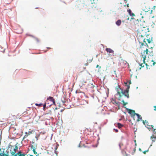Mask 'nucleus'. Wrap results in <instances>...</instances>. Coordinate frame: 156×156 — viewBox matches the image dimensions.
I'll use <instances>...</instances> for the list:
<instances>
[{
	"label": "nucleus",
	"mask_w": 156,
	"mask_h": 156,
	"mask_svg": "<svg viewBox=\"0 0 156 156\" xmlns=\"http://www.w3.org/2000/svg\"><path fill=\"white\" fill-rule=\"evenodd\" d=\"M123 145V144H121V143H120L119 144V146L120 147V148H121V147Z\"/></svg>",
	"instance_id": "c756f323"
},
{
	"label": "nucleus",
	"mask_w": 156,
	"mask_h": 156,
	"mask_svg": "<svg viewBox=\"0 0 156 156\" xmlns=\"http://www.w3.org/2000/svg\"><path fill=\"white\" fill-rule=\"evenodd\" d=\"M4 155H5V153L4 151H3L2 152H1L0 153V156H4Z\"/></svg>",
	"instance_id": "aec40b11"
},
{
	"label": "nucleus",
	"mask_w": 156,
	"mask_h": 156,
	"mask_svg": "<svg viewBox=\"0 0 156 156\" xmlns=\"http://www.w3.org/2000/svg\"><path fill=\"white\" fill-rule=\"evenodd\" d=\"M18 147L17 146H16L15 147V148H13V150L14 151H16L18 150Z\"/></svg>",
	"instance_id": "393cba45"
},
{
	"label": "nucleus",
	"mask_w": 156,
	"mask_h": 156,
	"mask_svg": "<svg viewBox=\"0 0 156 156\" xmlns=\"http://www.w3.org/2000/svg\"><path fill=\"white\" fill-rule=\"evenodd\" d=\"M126 6L127 7H129V4H127L126 5Z\"/></svg>",
	"instance_id": "72a5a7b5"
},
{
	"label": "nucleus",
	"mask_w": 156,
	"mask_h": 156,
	"mask_svg": "<svg viewBox=\"0 0 156 156\" xmlns=\"http://www.w3.org/2000/svg\"><path fill=\"white\" fill-rule=\"evenodd\" d=\"M39 154H38L36 156H38Z\"/></svg>",
	"instance_id": "09e8293b"
},
{
	"label": "nucleus",
	"mask_w": 156,
	"mask_h": 156,
	"mask_svg": "<svg viewBox=\"0 0 156 156\" xmlns=\"http://www.w3.org/2000/svg\"><path fill=\"white\" fill-rule=\"evenodd\" d=\"M44 108V109L45 108Z\"/></svg>",
	"instance_id": "8fccbe9b"
},
{
	"label": "nucleus",
	"mask_w": 156,
	"mask_h": 156,
	"mask_svg": "<svg viewBox=\"0 0 156 156\" xmlns=\"http://www.w3.org/2000/svg\"><path fill=\"white\" fill-rule=\"evenodd\" d=\"M35 150H36V149H34L33 150H32V151L33 152L34 154H37V153L36 151Z\"/></svg>",
	"instance_id": "4be33fe9"
},
{
	"label": "nucleus",
	"mask_w": 156,
	"mask_h": 156,
	"mask_svg": "<svg viewBox=\"0 0 156 156\" xmlns=\"http://www.w3.org/2000/svg\"><path fill=\"white\" fill-rule=\"evenodd\" d=\"M57 109V108H55V110H56V109Z\"/></svg>",
	"instance_id": "37998d69"
},
{
	"label": "nucleus",
	"mask_w": 156,
	"mask_h": 156,
	"mask_svg": "<svg viewBox=\"0 0 156 156\" xmlns=\"http://www.w3.org/2000/svg\"><path fill=\"white\" fill-rule=\"evenodd\" d=\"M122 101L123 103V105L124 106L126 105L127 104V103L125 102L123 100H122Z\"/></svg>",
	"instance_id": "5701e85b"
},
{
	"label": "nucleus",
	"mask_w": 156,
	"mask_h": 156,
	"mask_svg": "<svg viewBox=\"0 0 156 156\" xmlns=\"http://www.w3.org/2000/svg\"><path fill=\"white\" fill-rule=\"evenodd\" d=\"M78 93V92H77V91H76V93Z\"/></svg>",
	"instance_id": "a19ab883"
},
{
	"label": "nucleus",
	"mask_w": 156,
	"mask_h": 156,
	"mask_svg": "<svg viewBox=\"0 0 156 156\" xmlns=\"http://www.w3.org/2000/svg\"><path fill=\"white\" fill-rule=\"evenodd\" d=\"M63 110H61V112H62L63 111Z\"/></svg>",
	"instance_id": "c03bdc74"
},
{
	"label": "nucleus",
	"mask_w": 156,
	"mask_h": 156,
	"mask_svg": "<svg viewBox=\"0 0 156 156\" xmlns=\"http://www.w3.org/2000/svg\"><path fill=\"white\" fill-rule=\"evenodd\" d=\"M152 10H151V13H152Z\"/></svg>",
	"instance_id": "e433bc0d"
},
{
	"label": "nucleus",
	"mask_w": 156,
	"mask_h": 156,
	"mask_svg": "<svg viewBox=\"0 0 156 156\" xmlns=\"http://www.w3.org/2000/svg\"><path fill=\"white\" fill-rule=\"evenodd\" d=\"M137 38L141 47L144 45H147V43L150 44L152 41V37L150 35H143L137 33Z\"/></svg>",
	"instance_id": "7ed1b4c3"
},
{
	"label": "nucleus",
	"mask_w": 156,
	"mask_h": 156,
	"mask_svg": "<svg viewBox=\"0 0 156 156\" xmlns=\"http://www.w3.org/2000/svg\"><path fill=\"white\" fill-rule=\"evenodd\" d=\"M144 10L145 11V12H147L148 11V9H144Z\"/></svg>",
	"instance_id": "473e14b6"
},
{
	"label": "nucleus",
	"mask_w": 156,
	"mask_h": 156,
	"mask_svg": "<svg viewBox=\"0 0 156 156\" xmlns=\"http://www.w3.org/2000/svg\"><path fill=\"white\" fill-rule=\"evenodd\" d=\"M1 148H0V151H1Z\"/></svg>",
	"instance_id": "3c124183"
},
{
	"label": "nucleus",
	"mask_w": 156,
	"mask_h": 156,
	"mask_svg": "<svg viewBox=\"0 0 156 156\" xmlns=\"http://www.w3.org/2000/svg\"><path fill=\"white\" fill-rule=\"evenodd\" d=\"M85 65L86 66H87L88 65V63L86 64Z\"/></svg>",
	"instance_id": "58836bf2"
},
{
	"label": "nucleus",
	"mask_w": 156,
	"mask_h": 156,
	"mask_svg": "<svg viewBox=\"0 0 156 156\" xmlns=\"http://www.w3.org/2000/svg\"><path fill=\"white\" fill-rule=\"evenodd\" d=\"M141 21L139 22L138 21V23H137V33L143 35H149L147 34V32H149L148 28H147V27H144L141 24Z\"/></svg>",
	"instance_id": "20e7f679"
},
{
	"label": "nucleus",
	"mask_w": 156,
	"mask_h": 156,
	"mask_svg": "<svg viewBox=\"0 0 156 156\" xmlns=\"http://www.w3.org/2000/svg\"><path fill=\"white\" fill-rule=\"evenodd\" d=\"M30 147H31V150H33L34 149H36V146L35 147L33 145H31L30 146Z\"/></svg>",
	"instance_id": "6ab92c4d"
},
{
	"label": "nucleus",
	"mask_w": 156,
	"mask_h": 156,
	"mask_svg": "<svg viewBox=\"0 0 156 156\" xmlns=\"http://www.w3.org/2000/svg\"><path fill=\"white\" fill-rule=\"evenodd\" d=\"M127 12L129 13V15L132 17H133L135 16V14L133 13H132L131 11V10L130 9H129L127 10Z\"/></svg>",
	"instance_id": "f8f14e48"
},
{
	"label": "nucleus",
	"mask_w": 156,
	"mask_h": 156,
	"mask_svg": "<svg viewBox=\"0 0 156 156\" xmlns=\"http://www.w3.org/2000/svg\"><path fill=\"white\" fill-rule=\"evenodd\" d=\"M126 6V5H124V6Z\"/></svg>",
	"instance_id": "5fc2aeb1"
},
{
	"label": "nucleus",
	"mask_w": 156,
	"mask_h": 156,
	"mask_svg": "<svg viewBox=\"0 0 156 156\" xmlns=\"http://www.w3.org/2000/svg\"><path fill=\"white\" fill-rule=\"evenodd\" d=\"M127 20H129V18H128V19H127Z\"/></svg>",
	"instance_id": "de8ad7c7"
},
{
	"label": "nucleus",
	"mask_w": 156,
	"mask_h": 156,
	"mask_svg": "<svg viewBox=\"0 0 156 156\" xmlns=\"http://www.w3.org/2000/svg\"><path fill=\"white\" fill-rule=\"evenodd\" d=\"M56 155L57 156V153H56Z\"/></svg>",
	"instance_id": "864d4df0"
},
{
	"label": "nucleus",
	"mask_w": 156,
	"mask_h": 156,
	"mask_svg": "<svg viewBox=\"0 0 156 156\" xmlns=\"http://www.w3.org/2000/svg\"><path fill=\"white\" fill-rule=\"evenodd\" d=\"M114 130L116 132H118V129H114Z\"/></svg>",
	"instance_id": "2f4dec72"
},
{
	"label": "nucleus",
	"mask_w": 156,
	"mask_h": 156,
	"mask_svg": "<svg viewBox=\"0 0 156 156\" xmlns=\"http://www.w3.org/2000/svg\"><path fill=\"white\" fill-rule=\"evenodd\" d=\"M129 84L127 85V83H125V86L127 87V88L125 90H123L119 86L117 87L116 88L117 91V94H116V95L119 96L118 99L121 100V98L124 95L126 97L128 98H129V91L130 88L129 85L131 83V81L130 80L128 82Z\"/></svg>",
	"instance_id": "f03ea898"
},
{
	"label": "nucleus",
	"mask_w": 156,
	"mask_h": 156,
	"mask_svg": "<svg viewBox=\"0 0 156 156\" xmlns=\"http://www.w3.org/2000/svg\"><path fill=\"white\" fill-rule=\"evenodd\" d=\"M136 115L137 117V119H136V121L139 122L140 121H142L143 122L144 124L145 125V122H146L147 121L146 120H145L144 121V120H142V117L141 116V115H139V114L137 113V114H136Z\"/></svg>",
	"instance_id": "39448f33"
},
{
	"label": "nucleus",
	"mask_w": 156,
	"mask_h": 156,
	"mask_svg": "<svg viewBox=\"0 0 156 156\" xmlns=\"http://www.w3.org/2000/svg\"><path fill=\"white\" fill-rule=\"evenodd\" d=\"M151 140L153 143L156 140V135H152L151 137Z\"/></svg>",
	"instance_id": "1a4fd4ad"
},
{
	"label": "nucleus",
	"mask_w": 156,
	"mask_h": 156,
	"mask_svg": "<svg viewBox=\"0 0 156 156\" xmlns=\"http://www.w3.org/2000/svg\"><path fill=\"white\" fill-rule=\"evenodd\" d=\"M26 154L24 153H23L21 151H19L18 153L16 154L14 156H25Z\"/></svg>",
	"instance_id": "6e6552de"
},
{
	"label": "nucleus",
	"mask_w": 156,
	"mask_h": 156,
	"mask_svg": "<svg viewBox=\"0 0 156 156\" xmlns=\"http://www.w3.org/2000/svg\"><path fill=\"white\" fill-rule=\"evenodd\" d=\"M16 151H14L13 150V151L11 152V155L12 156H14L15 155H16Z\"/></svg>",
	"instance_id": "2eb2a0df"
},
{
	"label": "nucleus",
	"mask_w": 156,
	"mask_h": 156,
	"mask_svg": "<svg viewBox=\"0 0 156 156\" xmlns=\"http://www.w3.org/2000/svg\"><path fill=\"white\" fill-rule=\"evenodd\" d=\"M139 150L140 151H141V150L140 148H139Z\"/></svg>",
	"instance_id": "ea45409f"
},
{
	"label": "nucleus",
	"mask_w": 156,
	"mask_h": 156,
	"mask_svg": "<svg viewBox=\"0 0 156 156\" xmlns=\"http://www.w3.org/2000/svg\"><path fill=\"white\" fill-rule=\"evenodd\" d=\"M111 102L113 104L115 105L116 106L119 107L120 106V103L118 102H116L115 99L112 98Z\"/></svg>",
	"instance_id": "0eeeda50"
},
{
	"label": "nucleus",
	"mask_w": 156,
	"mask_h": 156,
	"mask_svg": "<svg viewBox=\"0 0 156 156\" xmlns=\"http://www.w3.org/2000/svg\"><path fill=\"white\" fill-rule=\"evenodd\" d=\"M131 18V19H133V18Z\"/></svg>",
	"instance_id": "603ef678"
},
{
	"label": "nucleus",
	"mask_w": 156,
	"mask_h": 156,
	"mask_svg": "<svg viewBox=\"0 0 156 156\" xmlns=\"http://www.w3.org/2000/svg\"><path fill=\"white\" fill-rule=\"evenodd\" d=\"M151 126L152 127V128L153 129V132L154 133V134L153 135H156V132L155 131L156 130V129L154 128L153 126L152 125Z\"/></svg>",
	"instance_id": "4468645a"
},
{
	"label": "nucleus",
	"mask_w": 156,
	"mask_h": 156,
	"mask_svg": "<svg viewBox=\"0 0 156 156\" xmlns=\"http://www.w3.org/2000/svg\"><path fill=\"white\" fill-rule=\"evenodd\" d=\"M31 133L29 131L28 133L27 132H25V135L23 136V139H24L25 138H26Z\"/></svg>",
	"instance_id": "9b49d317"
},
{
	"label": "nucleus",
	"mask_w": 156,
	"mask_h": 156,
	"mask_svg": "<svg viewBox=\"0 0 156 156\" xmlns=\"http://www.w3.org/2000/svg\"><path fill=\"white\" fill-rule=\"evenodd\" d=\"M5 155H4V156H9V152H7L6 154L5 153Z\"/></svg>",
	"instance_id": "a878e982"
},
{
	"label": "nucleus",
	"mask_w": 156,
	"mask_h": 156,
	"mask_svg": "<svg viewBox=\"0 0 156 156\" xmlns=\"http://www.w3.org/2000/svg\"><path fill=\"white\" fill-rule=\"evenodd\" d=\"M148 50L147 49L146 50L144 51V53H145L146 55H147L148 54Z\"/></svg>",
	"instance_id": "412c9836"
},
{
	"label": "nucleus",
	"mask_w": 156,
	"mask_h": 156,
	"mask_svg": "<svg viewBox=\"0 0 156 156\" xmlns=\"http://www.w3.org/2000/svg\"><path fill=\"white\" fill-rule=\"evenodd\" d=\"M151 62H153V63H152L153 66H154L155 64H156V62H154L153 60H151Z\"/></svg>",
	"instance_id": "bb28decb"
},
{
	"label": "nucleus",
	"mask_w": 156,
	"mask_h": 156,
	"mask_svg": "<svg viewBox=\"0 0 156 156\" xmlns=\"http://www.w3.org/2000/svg\"><path fill=\"white\" fill-rule=\"evenodd\" d=\"M133 151H134V152H135V151H136V148H135L133 150Z\"/></svg>",
	"instance_id": "f704fd0d"
},
{
	"label": "nucleus",
	"mask_w": 156,
	"mask_h": 156,
	"mask_svg": "<svg viewBox=\"0 0 156 156\" xmlns=\"http://www.w3.org/2000/svg\"><path fill=\"white\" fill-rule=\"evenodd\" d=\"M153 107H156V106H154Z\"/></svg>",
	"instance_id": "79ce46f5"
},
{
	"label": "nucleus",
	"mask_w": 156,
	"mask_h": 156,
	"mask_svg": "<svg viewBox=\"0 0 156 156\" xmlns=\"http://www.w3.org/2000/svg\"><path fill=\"white\" fill-rule=\"evenodd\" d=\"M121 23V21L119 20H118L116 22V24L118 26H120Z\"/></svg>",
	"instance_id": "ddd939ff"
},
{
	"label": "nucleus",
	"mask_w": 156,
	"mask_h": 156,
	"mask_svg": "<svg viewBox=\"0 0 156 156\" xmlns=\"http://www.w3.org/2000/svg\"><path fill=\"white\" fill-rule=\"evenodd\" d=\"M143 58V62L144 63H145V60L146 59V55H142Z\"/></svg>",
	"instance_id": "dca6fc26"
},
{
	"label": "nucleus",
	"mask_w": 156,
	"mask_h": 156,
	"mask_svg": "<svg viewBox=\"0 0 156 156\" xmlns=\"http://www.w3.org/2000/svg\"><path fill=\"white\" fill-rule=\"evenodd\" d=\"M57 149V147H56V148H55V150H56Z\"/></svg>",
	"instance_id": "a18cd8bd"
},
{
	"label": "nucleus",
	"mask_w": 156,
	"mask_h": 156,
	"mask_svg": "<svg viewBox=\"0 0 156 156\" xmlns=\"http://www.w3.org/2000/svg\"><path fill=\"white\" fill-rule=\"evenodd\" d=\"M140 66H141V67L140 68V69H141V67H144V65H143V63H141L140 64Z\"/></svg>",
	"instance_id": "c85d7f7f"
},
{
	"label": "nucleus",
	"mask_w": 156,
	"mask_h": 156,
	"mask_svg": "<svg viewBox=\"0 0 156 156\" xmlns=\"http://www.w3.org/2000/svg\"><path fill=\"white\" fill-rule=\"evenodd\" d=\"M117 125L119 128H121L123 126V125L119 123H117Z\"/></svg>",
	"instance_id": "f3484780"
},
{
	"label": "nucleus",
	"mask_w": 156,
	"mask_h": 156,
	"mask_svg": "<svg viewBox=\"0 0 156 156\" xmlns=\"http://www.w3.org/2000/svg\"><path fill=\"white\" fill-rule=\"evenodd\" d=\"M127 110L128 111V112L129 114H131V115H133L134 117V119L135 120L134 117L136 115V114L135 113V111L134 110H133L127 108Z\"/></svg>",
	"instance_id": "423d86ee"
},
{
	"label": "nucleus",
	"mask_w": 156,
	"mask_h": 156,
	"mask_svg": "<svg viewBox=\"0 0 156 156\" xmlns=\"http://www.w3.org/2000/svg\"><path fill=\"white\" fill-rule=\"evenodd\" d=\"M30 156H33V155H30Z\"/></svg>",
	"instance_id": "49530a36"
},
{
	"label": "nucleus",
	"mask_w": 156,
	"mask_h": 156,
	"mask_svg": "<svg viewBox=\"0 0 156 156\" xmlns=\"http://www.w3.org/2000/svg\"><path fill=\"white\" fill-rule=\"evenodd\" d=\"M99 67V65H97L96 66V68H97Z\"/></svg>",
	"instance_id": "c9c22d12"
},
{
	"label": "nucleus",
	"mask_w": 156,
	"mask_h": 156,
	"mask_svg": "<svg viewBox=\"0 0 156 156\" xmlns=\"http://www.w3.org/2000/svg\"><path fill=\"white\" fill-rule=\"evenodd\" d=\"M35 40L37 41V42H38L39 41V40L38 38H35Z\"/></svg>",
	"instance_id": "7c9ffc66"
},
{
	"label": "nucleus",
	"mask_w": 156,
	"mask_h": 156,
	"mask_svg": "<svg viewBox=\"0 0 156 156\" xmlns=\"http://www.w3.org/2000/svg\"><path fill=\"white\" fill-rule=\"evenodd\" d=\"M67 104V102L63 101L55 103L53 98L51 97H49L47 98L45 103L43 105V107H49L53 105L56 107L66 106Z\"/></svg>",
	"instance_id": "f257e3e1"
},
{
	"label": "nucleus",
	"mask_w": 156,
	"mask_h": 156,
	"mask_svg": "<svg viewBox=\"0 0 156 156\" xmlns=\"http://www.w3.org/2000/svg\"><path fill=\"white\" fill-rule=\"evenodd\" d=\"M43 105L44 104L41 103L39 104L36 103L35 104L38 107H42L43 106Z\"/></svg>",
	"instance_id": "a211bd4d"
},
{
	"label": "nucleus",
	"mask_w": 156,
	"mask_h": 156,
	"mask_svg": "<svg viewBox=\"0 0 156 156\" xmlns=\"http://www.w3.org/2000/svg\"><path fill=\"white\" fill-rule=\"evenodd\" d=\"M145 65L147 66H147H152V65L151 64H150L149 63V65L147 63H146Z\"/></svg>",
	"instance_id": "cd10ccee"
},
{
	"label": "nucleus",
	"mask_w": 156,
	"mask_h": 156,
	"mask_svg": "<svg viewBox=\"0 0 156 156\" xmlns=\"http://www.w3.org/2000/svg\"><path fill=\"white\" fill-rule=\"evenodd\" d=\"M148 151H149V150H148V149L147 150H146V151H143V153L144 154H146V152H148Z\"/></svg>",
	"instance_id": "b1692460"
},
{
	"label": "nucleus",
	"mask_w": 156,
	"mask_h": 156,
	"mask_svg": "<svg viewBox=\"0 0 156 156\" xmlns=\"http://www.w3.org/2000/svg\"><path fill=\"white\" fill-rule=\"evenodd\" d=\"M154 110L155 111H156V108H155L154 109Z\"/></svg>",
	"instance_id": "4c0bfd02"
},
{
	"label": "nucleus",
	"mask_w": 156,
	"mask_h": 156,
	"mask_svg": "<svg viewBox=\"0 0 156 156\" xmlns=\"http://www.w3.org/2000/svg\"><path fill=\"white\" fill-rule=\"evenodd\" d=\"M105 50L107 52L109 53H113L114 52V51L110 48H106L105 49Z\"/></svg>",
	"instance_id": "9d476101"
}]
</instances>
